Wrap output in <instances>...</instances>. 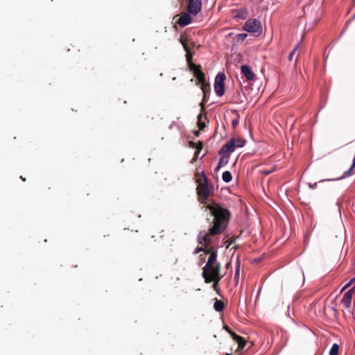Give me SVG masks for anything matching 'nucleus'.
Masks as SVG:
<instances>
[{
    "instance_id": "1",
    "label": "nucleus",
    "mask_w": 355,
    "mask_h": 355,
    "mask_svg": "<svg viewBox=\"0 0 355 355\" xmlns=\"http://www.w3.org/2000/svg\"><path fill=\"white\" fill-rule=\"evenodd\" d=\"M209 209V217L207 218L209 227L207 232H200L198 238V243L194 254L204 252L211 248L213 243L212 237L221 234L228 226L231 218L230 211L217 202H213L207 207Z\"/></svg>"
},
{
    "instance_id": "2",
    "label": "nucleus",
    "mask_w": 355,
    "mask_h": 355,
    "mask_svg": "<svg viewBox=\"0 0 355 355\" xmlns=\"http://www.w3.org/2000/svg\"><path fill=\"white\" fill-rule=\"evenodd\" d=\"M205 254H209L205 266L202 268V277L207 284L213 280L220 282L223 276L220 275L221 265L217 261L218 252L214 247H211L205 251Z\"/></svg>"
},
{
    "instance_id": "3",
    "label": "nucleus",
    "mask_w": 355,
    "mask_h": 355,
    "mask_svg": "<svg viewBox=\"0 0 355 355\" xmlns=\"http://www.w3.org/2000/svg\"><path fill=\"white\" fill-rule=\"evenodd\" d=\"M194 76L196 78L197 80L196 82V85H200V88L202 90L203 92V98L202 100V102L200 103V107L202 110H205V103L207 101L206 100V92H207V88H209V85L206 82V77L205 74L202 71L201 68L198 69L196 71L193 73Z\"/></svg>"
},
{
    "instance_id": "4",
    "label": "nucleus",
    "mask_w": 355,
    "mask_h": 355,
    "mask_svg": "<svg viewBox=\"0 0 355 355\" xmlns=\"http://www.w3.org/2000/svg\"><path fill=\"white\" fill-rule=\"evenodd\" d=\"M204 178H205L204 182H200L198 184V186L197 187V192L199 196V199H200V203H202L203 205H207L206 206H205V207L207 208V207L209 205H210L214 202L211 201L210 203H208L207 198L209 196L210 191H209V189L207 186V178L205 176L204 177ZM206 210L209 211V209H206Z\"/></svg>"
},
{
    "instance_id": "5",
    "label": "nucleus",
    "mask_w": 355,
    "mask_h": 355,
    "mask_svg": "<svg viewBox=\"0 0 355 355\" xmlns=\"http://www.w3.org/2000/svg\"><path fill=\"white\" fill-rule=\"evenodd\" d=\"M180 41L181 44H182L183 48L186 52V58H187V62L190 71H191L193 73L194 71L198 70V69L201 68V66L199 64L197 65L193 62V55L191 52L190 47L189 46V44L187 42L188 40L182 36L181 38L180 39Z\"/></svg>"
},
{
    "instance_id": "6",
    "label": "nucleus",
    "mask_w": 355,
    "mask_h": 355,
    "mask_svg": "<svg viewBox=\"0 0 355 355\" xmlns=\"http://www.w3.org/2000/svg\"><path fill=\"white\" fill-rule=\"evenodd\" d=\"M243 30L259 35L262 31L261 22L257 19H249L245 21Z\"/></svg>"
},
{
    "instance_id": "7",
    "label": "nucleus",
    "mask_w": 355,
    "mask_h": 355,
    "mask_svg": "<svg viewBox=\"0 0 355 355\" xmlns=\"http://www.w3.org/2000/svg\"><path fill=\"white\" fill-rule=\"evenodd\" d=\"M225 75L223 73H219L215 78L214 90L218 96H222L225 94Z\"/></svg>"
},
{
    "instance_id": "8",
    "label": "nucleus",
    "mask_w": 355,
    "mask_h": 355,
    "mask_svg": "<svg viewBox=\"0 0 355 355\" xmlns=\"http://www.w3.org/2000/svg\"><path fill=\"white\" fill-rule=\"evenodd\" d=\"M202 9L201 0H189L187 12L193 15H196Z\"/></svg>"
},
{
    "instance_id": "9",
    "label": "nucleus",
    "mask_w": 355,
    "mask_h": 355,
    "mask_svg": "<svg viewBox=\"0 0 355 355\" xmlns=\"http://www.w3.org/2000/svg\"><path fill=\"white\" fill-rule=\"evenodd\" d=\"M233 140H229L223 147L220 149L219 155H230L235 150L234 144Z\"/></svg>"
},
{
    "instance_id": "10",
    "label": "nucleus",
    "mask_w": 355,
    "mask_h": 355,
    "mask_svg": "<svg viewBox=\"0 0 355 355\" xmlns=\"http://www.w3.org/2000/svg\"><path fill=\"white\" fill-rule=\"evenodd\" d=\"M191 13L183 12L181 14L179 19L176 21V23L181 27L186 26L191 22Z\"/></svg>"
},
{
    "instance_id": "11",
    "label": "nucleus",
    "mask_w": 355,
    "mask_h": 355,
    "mask_svg": "<svg viewBox=\"0 0 355 355\" xmlns=\"http://www.w3.org/2000/svg\"><path fill=\"white\" fill-rule=\"evenodd\" d=\"M242 74L248 80H252L254 78V74L251 69L247 65H242L241 67Z\"/></svg>"
},
{
    "instance_id": "12",
    "label": "nucleus",
    "mask_w": 355,
    "mask_h": 355,
    "mask_svg": "<svg viewBox=\"0 0 355 355\" xmlns=\"http://www.w3.org/2000/svg\"><path fill=\"white\" fill-rule=\"evenodd\" d=\"M232 338L238 343L237 352L242 350L245 347L246 341L243 337L236 334H232Z\"/></svg>"
},
{
    "instance_id": "13",
    "label": "nucleus",
    "mask_w": 355,
    "mask_h": 355,
    "mask_svg": "<svg viewBox=\"0 0 355 355\" xmlns=\"http://www.w3.org/2000/svg\"><path fill=\"white\" fill-rule=\"evenodd\" d=\"M352 304V297L349 294H344L343 299L341 300V304L343 308L349 309Z\"/></svg>"
},
{
    "instance_id": "14",
    "label": "nucleus",
    "mask_w": 355,
    "mask_h": 355,
    "mask_svg": "<svg viewBox=\"0 0 355 355\" xmlns=\"http://www.w3.org/2000/svg\"><path fill=\"white\" fill-rule=\"evenodd\" d=\"M222 157H220L219 162L218 164V166L216 168V170H219L221 167L225 166L229 161L230 155H221Z\"/></svg>"
},
{
    "instance_id": "15",
    "label": "nucleus",
    "mask_w": 355,
    "mask_h": 355,
    "mask_svg": "<svg viewBox=\"0 0 355 355\" xmlns=\"http://www.w3.org/2000/svg\"><path fill=\"white\" fill-rule=\"evenodd\" d=\"M190 146L195 147L196 148V151L195 152V154H194V158L193 159V162L198 156L200 151L201 150V149L202 148V144L200 141H199L198 144H195L193 141H190Z\"/></svg>"
},
{
    "instance_id": "16",
    "label": "nucleus",
    "mask_w": 355,
    "mask_h": 355,
    "mask_svg": "<svg viewBox=\"0 0 355 355\" xmlns=\"http://www.w3.org/2000/svg\"><path fill=\"white\" fill-rule=\"evenodd\" d=\"M231 140L234 141L233 143L235 144L234 145L235 148L236 147L237 148L243 147L245 144V140L242 138H240V137H236V138L234 137V138H232Z\"/></svg>"
},
{
    "instance_id": "17",
    "label": "nucleus",
    "mask_w": 355,
    "mask_h": 355,
    "mask_svg": "<svg viewBox=\"0 0 355 355\" xmlns=\"http://www.w3.org/2000/svg\"><path fill=\"white\" fill-rule=\"evenodd\" d=\"M234 17L238 19H245L248 17V12L244 9H240L236 11Z\"/></svg>"
},
{
    "instance_id": "18",
    "label": "nucleus",
    "mask_w": 355,
    "mask_h": 355,
    "mask_svg": "<svg viewBox=\"0 0 355 355\" xmlns=\"http://www.w3.org/2000/svg\"><path fill=\"white\" fill-rule=\"evenodd\" d=\"M225 304L223 301L216 300L214 304V308L216 311H222L224 309Z\"/></svg>"
},
{
    "instance_id": "19",
    "label": "nucleus",
    "mask_w": 355,
    "mask_h": 355,
    "mask_svg": "<svg viewBox=\"0 0 355 355\" xmlns=\"http://www.w3.org/2000/svg\"><path fill=\"white\" fill-rule=\"evenodd\" d=\"M222 179L225 182H230L232 180V175L230 171H226L223 173Z\"/></svg>"
},
{
    "instance_id": "20",
    "label": "nucleus",
    "mask_w": 355,
    "mask_h": 355,
    "mask_svg": "<svg viewBox=\"0 0 355 355\" xmlns=\"http://www.w3.org/2000/svg\"><path fill=\"white\" fill-rule=\"evenodd\" d=\"M202 115L200 114L198 116V125L200 130H204V128L206 127V123L205 121H202Z\"/></svg>"
},
{
    "instance_id": "21",
    "label": "nucleus",
    "mask_w": 355,
    "mask_h": 355,
    "mask_svg": "<svg viewBox=\"0 0 355 355\" xmlns=\"http://www.w3.org/2000/svg\"><path fill=\"white\" fill-rule=\"evenodd\" d=\"M338 351H339L338 345L336 343H334V344H333V345L330 349L329 354L330 355H338Z\"/></svg>"
},
{
    "instance_id": "22",
    "label": "nucleus",
    "mask_w": 355,
    "mask_h": 355,
    "mask_svg": "<svg viewBox=\"0 0 355 355\" xmlns=\"http://www.w3.org/2000/svg\"><path fill=\"white\" fill-rule=\"evenodd\" d=\"M247 35H248L246 33L237 34L236 35V39L237 42H243L247 37Z\"/></svg>"
},
{
    "instance_id": "23",
    "label": "nucleus",
    "mask_w": 355,
    "mask_h": 355,
    "mask_svg": "<svg viewBox=\"0 0 355 355\" xmlns=\"http://www.w3.org/2000/svg\"><path fill=\"white\" fill-rule=\"evenodd\" d=\"M239 271H240V265H238L236 267L235 274H234V280H235L236 284H237L239 282Z\"/></svg>"
},
{
    "instance_id": "24",
    "label": "nucleus",
    "mask_w": 355,
    "mask_h": 355,
    "mask_svg": "<svg viewBox=\"0 0 355 355\" xmlns=\"http://www.w3.org/2000/svg\"><path fill=\"white\" fill-rule=\"evenodd\" d=\"M299 46H300V43H298L297 44V46L294 48V49L291 52V53L289 55V58H288V60L290 61H291L293 59V57H294V55H295V53H296Z\"/></svg>"
},
{
    "instance_id": "25",
    "label": "nucleus",
    "mask_w": 355,
    "mask_h": 355,
    "mask_svg": "<svg viewBox=\"0 0 355 355\" xmlns=\"http://www.w3.org/2000/svg\"><path fill=\"white\" fill-rule=\"evenodd\" d=\"M182 37V35L180 36V37ZM182 37L187 38L188 40L187 42H188V44H189V46L191 48V47H194L196 46V42H189V40L187 38V37L186 36H184L182 35Z\"/></svg>"
},
{
    "instance_id": "26",
    "label": "nucleus",
    "mask_w": 355,
    "mask_h": 355,
    "mask_svg": "<svg viewBox=\"0 0 355 355\" xmlns=\"http://www.w3.org/2000/svg\"><path fill=\"white\" fill-rule=\"evenodd\" d=\"M354 282H355V277L354 278H352L345 286L344 288H343V290H345L347 288H348L352 284H353Z\"/></svg>"
},
{
    "instance_id": "27",
    "label": "nucleus",
    "mask_w": 355,
    "mask_h": 355,
    "mask_svg": "<svg viewBox=\"0 0 355 355\" xmlns=\"http://www.w3.org/2000/svg\"><path fill=\"white\" fill-rule=\"evenodd\" d=\"M355 293V286L352 288L351 289H349V291H347L345 294H349V295H351V297H352V295Z\"/></svg>"
},
{
    "instance_id": "28",
    "label": "nucleus",
    "mask_w": 355,
    "mask_h": 355,
    "mask_svg": "<svg viewBox=\"0 0 355 355\" xmlns=\"http://www.w3.org/2000/svg\"><path fill=\"white\" fill-rule=\"evenodd\" d=\"M224 329H225L226 331H227L231 336H232V334H235L233 331L231 330V329L227 326V325H225L224 326Z\"/></svg>"
},
{
    "instance_id": "29",
    "label": "nucleus",
    "mask_w": 355,
    "mask_h": 355,
    "mask_svg": "<svg viewBox=\"0 0 355 355\" xmlns=\"http://www.w3.org/2000/svg\"><path fill=\"white\" fill-rule=\"evenodd\" d=\"M239 122V121L238 119H235L232 120V124L233 128H236L238 125Z\"/></svg>"
},
{
    "instance_id": "30",
    "label": "nucleus",
    "mask_w": 355,
    "mask_h": 355,
    "mask_svg": "<svg viewBox=\"0 0 355 355\" xmlns=\"http://www.w3.org/2000/svg\"><path fill=\"white\" fill-rule=\"evenodd\" d=\"M212 282H214L213 288L215 291H218V284L219 282H216V280H213Z\"/></svg>"
},
{
    "instance_id": "31",
    "label": "nucleus",
    "mask_w": 355,
    "mask_h": 355,
    "mask_svg": "<svg viewBox=\"0 0 355 355\" xmlns=\"http://www.w3.org/2000/svg\"><path fill=\"white\" fill-rule=\"evenodd\" d=\"M225 355H232L231 353H226Z\"/></svg>"
},
{
    "instance_id": "32",
    "label": "nucleus",
    "mask_w": 355,
    "mask_h": 355,
    "mask_svg": "<svg viewBox=\"0 0 355 355\" xmlns=\"http://www.w3.org/2000/svg\"><path fill=\"white\" fill-rule=\"evenodd\" d=\"M198 134H199V133H198V131H196V135H198Z\"/></svg>"
},
{
    "instance_id": "33",
    "label": "nucleus",
    "mask_w": 355,
    "mask_h": 355,
    "mask_svg": "<svg viewBox=\"0 0 355 355\" xmlns=\"http://www.w3.org/2000/svg\"><path fill=\"white\" fill-rule=\"evenodd\" d=\"M270 172L266 171V174L268 175Z\"/></svg>"
},
{
    "instance_id": "34",
    "label": "nucleus",
    "mask_w": 355,
    "mask_h": 355,
    "mask_svg": "<svg viewBox=\"0 0 355 355\" xmlns=\"http://www.w3.org/2000/svg\"><path fill=\"white\" fill-rule=\"evenodd\" d=\"M21 178L23 180V181H25V178H23L22 177H21Z\"/></svg>"
}]
</instances>
